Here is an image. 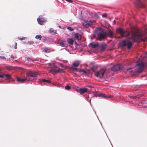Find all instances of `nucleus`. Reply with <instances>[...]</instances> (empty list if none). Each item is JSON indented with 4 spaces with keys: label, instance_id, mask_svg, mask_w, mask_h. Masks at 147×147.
Instances as JSON below:
<instances>
[{
    "label": "nucleus",
    "instance_id": "obj_1",
    "mask_svg": "<svg viewBox=\"0 0 147 147\" xmlns=\"http://www.w3.org/2000/svg\"><path fill=\"white\" fill-rule=\"evenodd\" d=\"M147 69V64L140 59H138L136 62L135 66V71L136 72L140 73Z\"/></svg>",
    "mask_w": 147,
    "mask_h": 147
},
{
    "label": "nucleus",
    "instance_id": "obj_2",
    "mask_svg": "<svg viewBox=\"0 0 147 147\" xmlns=\"http://www.w3.org/2000/svg\"><path fill=\"white\" fill-rule=\"evenodd\" d=\"M144 34L140 33L137 30L132 29L131 38L134 42L137 41L139 39H142Z\"/></svg>",
    "mask_w": 147,
    "mask_h": 147
},
{
    "label": "nucleus",
    "instance_id": "obj_3",
    "mask_svg": "<svg viewBox=\"0 0 147 147\" xmlns=\"http://www.w3.org/2000/svg\"><path fill=\"white\" fill-rule=\"evenodd\" d=\"M38 75V73L36 71L31 70H27L26 72V75L28 80H32V78H36Z\"/></svg>",
    "mask_w": 147,
    "mask_h": 147
},
{
    "label": "nucleus",
    "instance_id": "obj_4",
    "mask_svg": "<svg viewBox=\"0 0 147 147\" xmlns=\"http://www.w3.org/2000/svg\"><path fill=\"white\" fill-rule=\"evenodd\" d=\"M120 45L122 47H124L127 46L128 49H130L132 46L131 42L125 39L119 43Z\"/></svg>",
    "mask_w": 147,
    "mask_h": 147
},
{
    "label": "nucleus",
    "instance_id": "obj_5",
    "mask_svg": "<svg viewBox=\"0 0 147 147\" xmlns=\"http://www.w3.org/2000/svg\"><path fill=\"white\" fill-rule=\"evenodd\" d=\"M107 32L106 30H100L97 32V34L98 36V39L101 41L102 39L105 38Z\"/></svg>",
    "mask_w": 147,
    "mask_h": 147
},
{
    "label": "nucleus",
    "instance_id": "obj_6",
    "mask_svg": "<svg viewBox=\"0 0 147 147\" xmlns=\"http://www.w3.org/2000/svg\"><path fill=\"white\" fill-rule=\"evenodd\" d=\"M117 31L122 36H127L130 34L129 32L127 31H124L122 29L120 28H118L117 30Z\"/></svg>",
    "mask_w": 147,
    "mask_h": 147
},
{
    "label": "nucleus",
    "instance_id": "obj_7",
    "mask_svg": "<svg viewBox=\"0 0 147 147\" xmlns=\"http://www.w3.org/2000/svg\"><path fill=\"white\" fill-rule=\"evenodd\" d=\"M106 70L105 69H101L98 71H97L95 73V75L97 77H99L100 78H102Z\"/></svg>",
    "mask_w": 147,
    "mask_h": 147
},
{
    "label": "nucleus",
    "instance_id": "obj_8",
    "mask_svg": "<svg viewBox=\"0 0 147 147\" xmlns=\"http://www.w3.org/2000/svg\"><path fill=\"white\" fill-rule=\"evenodd\" d=\"M94 20H85L82 23V25L85 28H87L89 26H91L92 25V23L93 22H94Z\"/></svg>",
    "mask_w": 147,
    "mask_h": 147
},
{
    "label": "nucleus",
    "instance_id": "obj_9",
    "mask_svg": "<svg viewBox=\"0 0 147 147\" xmlns=\"http://www.w3.org/2000/svg\"><path fill=\"white\" fill-rule=\"evenodd\" d=\"M123 68L122 65L117 64L114 65L111 68L112 70L114 71H118L121 69Z\"/></svg>",
    "mask_w": 147,
    "mask_h": 147
},
{
    "label": "nucleus",
    "instance_id": "obj_10",
    "mask_svg": "<svg viewBox=\"0 0 147 147\" xmlns=\"http://www.w3.org/2000/svg\"><path fill=\"white\" fill-rule=\"evenodd\" d=\"M63 69H61L60 68H58L56 69H53L49 70V72H51L53 74H54V73H57L59 72H63Z\"/></svg>",
    "mask_w": 147,
    "mask_h": 147
},
{
    "label": "nucleus",
    "instance_id": "obj_11",
    "mask_svg": "<svg viewBox=\"0 0 147 147\" xmlns=\"http://www.w3.org/2000/svg\"><path fill=\"white\" fill-rule=\"evenodd\" d=\"M95 95L96 97H104L106 98H110L111 97V96H107L106 94L102 93H97L95 94Z\"/></svg>",
    "mask_w": 147,
    "mask_h": 147
},
{
    "label": "nucleus",
    "instance_id": "obj_12",
    "mask_svg": "<svg viewBox=\"0 0 147 147\" xmlns=\"http://www.w3.org/2000/svg\"><path fill=\"white\" fill-rule=\"evenodd\" d=\"M28 78H27V77H26V78L23 79H21L20 78L17 77V80L18 82L21 83H24L25 81H28Z\"/></svg>",
    "mask_w": 147,
    "mask_h": 147
},
{
    "label": "nucleus",
    "instance_id": "obj_13",
    "mask_svg": "<svg viewBox=\"0 0 147 147\" xmlns=\"http://www.w3.org/2000/svg\"><path fill=\"white\" fill-rule=\"evenodd\" d=\"M133 67H127V68H125V67H124V72L126 73V74L127 73V72H131L133 71Z\"/></svg>",
    "mask_w": 147,
    "mask_h": 147
},
{
    "label": "nucleus",
    "instance_id": "obj_14",
    "mask_svg": "<svg viewBox=\"0 0 147 147\" xmlns=\"http://www.w3.org/2000/svg\"><path fill=\"white\" fill-rule=\"evenodd\" d=\"M135 4L140 7L143 8L144 7V6L143 3L139 0H136Z\"/></svg>",
    "mask_w": 147,
    "mask_h": 147
},
{
    "label": "nucleus",
    "instance_id": "obj_15",
    "mask_svg": "<svg viewBox=\"0 0 147 147\" xmlns=\"http://www.w3.org/2000/svg\"><path fill=\"white\" fill-rule=\"evenodd\" d=\"M99 45L97 43H96L94 42H92L91 43H90L89 44V46H91L92 48H97L98 46Z\"/></svg>",
    "mask_w": 147,
    "mask_h": 147
},
{
    "label": "nucleus",
    "instance_id": "obj_16",
    "mask_svg": "<svg viewBox=\"0 0 147 147\" xmlns=\"http://www.w3.org/2000/svg\"><path fill=\"white\" fill-rule=\"evenodd\" d=\"M88 91V89L86 88H80L79 89L78 92L81 94H83L86 92Z\"/></svg>",
    "mask_w": 147,
    "mask_h": 147
},
{
    "label": "nucleus",
    "instance_id": "obj_17",
    "mask_svg": "<svg viewBox=\"0 0 147 147\" xmlns=\"http://www.w3.org/2000/svg\"><path fill=\"white\" fill-rule=\"evenodd\" d=\"M107 47V45L105 43H102L100 46L101 49L100 51L103 52L105 50L106 47Z\"/></svg>",
    "mask_w": 147,
    "mask_h": 147
},
{
    "label": "nucleus",
    "instance_id": "obj_18",
    "mask_svg": "<svg viewBox=\"0 0 147 147\" xmlns=\"http://www.w3.org/2000/svg\"><path fill=\"white\" fill-rule=\"evenodd\" d=\"M80 63V62L79 61H76L74 62L73 64V65L75 67H78Z\"/></svg>",
    "mask_w": 147,
    "mask_h": 147
},
{
    "label": "nucleus",
    "instance_id": "obj_19",
    "mask_svg": "<svg viewBox=\"0 0 147 147\" xmlns=\"http://www.w3.org/2000/svg\"><path fill=\"white\" fill-rule=\"evenodd\" d=\"M67 40L69 44L71 45H72L73 44L74 40L73 38H68Z\"/></svg>",
    "mask_w": 147,
    "mask_h": 147
},
{
    "label": "nucleus",
    "instance_id": "obj_20",
    "mask_svg": "<svg viewBox=\"0 0 147 147\" xmlns=\"http://www.w3.org/2000/svg\"><path fill=\"white\" fill-rule=\"evenodd\" d=\"M49 32L50 33L52 34L53 35H55L57 33V30L53 29L52 28H51L50 29Z\"/></svg>",
    "mask_w": 147,
    "mask_h": 147
},
{
    "label": "nucleus",
    "instance_id": "obj_21",
    "mask_svg": "<svg viewBox=\"0 0 147 147\" xmlns=\"http://www.w3.org/2000/svg\"><path fill=\"white\" fill-rule=\"evenodd\" d=\"M43 18H38L37 21L38 24H39L42 25L43 24Z\"/></svg>",
    "mask_w": 147,
    "mask_h": 147
},
{
    "label": "nucleus",
    "instance_id": "obj_22",
    "mask_svg": "<svg viewBox=\"0 0 147 147\" xmlns=\"http://www.w3.org/2000/svg\"><path fill=\"white\" fill-rule=\"evenodd\" d=\"M75 38L78 40H80L81 39V36L78 33H76L75 34Z\"/></svg>",
    "mask_w": 147,
    "mask_h": 147
},
{
    "label": "nucleus",
    "instance_id": "obj_23",
    "mask_svg": "<svg viewBox=\"0 0 147 147\" xmlns=\"http://www.w3.org/2000/svg\"><path fill=\"white\" fill-rule=\"evenodd\" d=\"M65 42L62 40L60 41L59 42V43L61 47H64L65 44Z\"/></svg>",
    "mask_w": 147,
    "mask_h": 147
},
{
    "label": "nucleus",
    "instance_id": "obj_24",
    "mask_svg": "<svg viewBox=\"0 0 147 147\" xmlns=\"http://www.w3.org/2000/svg\"><path fill=\"white\" fill-rule=\"evenodd\" d=\"M43 51L46 53L50 52V50L48 48L45 47L43 48Z\"/></svg>",
    "mask_w": 147,
    "mask_h": 147
},
{
    "label": "nucleus",
    "instance_id": "obj_25",
    "mask_svg": "<svg viewBox=\"0 0 147 147\" xmlns=\"http://www.w3.org/2000/svg\"><path fill=\"white\" fill-rule=\"evenodd\" d=\"M5 77L7 80H9L11 78V76L10 74H6V75L5 74Z\"/></svg>",
    "mask_w": 147,
    "mask_h": 147
},
{
    "label": "nucleus",
    "instance_id": "obj_26",
    "mask_svg": "<svg viewBox=\"0 0 147 147\" xmlns=\"http://www.w3.org/2000/svg\"><path fill=\"white\" fill-rule=\"evenodd\" d=\"M83 72H84L85 74L87 75H88L90 74V71L88 70H84Z\"/></svg>",
    "mask_w": 147,
    "mask_h": 147
},
{
    "label": "nucleus",
    "instance_id": "obj_27",
    "mask_svg": "<svg viewBox=\"0 0 147 147\" xmlns=\"http://www.w3.org/2000/svg\"><path fill=\"white\" fill-rule=\"evenodd\" d=\"M42 38V36L40 35H38L36 36L35 38L37 39H39L41 40Z\"/></svg>",
    "mask_w": 147,
    "mask_h": 147
},
{
    "label": "nucleus",
    "instance_id": "obj_28",
    "mask_svg": "<svg viewBox=\"0 0 147 147\" xmlns=\"http://www.w3.org/2000/svg\"><path fill=\"white\" fill-rule=\"evenodd\" d=\"M108 34L109 37L111 38L113 37V33L112 32H109Z\"/></svg>",
    "mask_w": 147,
    "mask_h": 147
},
{
    "label": "nucleus",
    "instance_id": "obj_29",
    "mask_svg": "<svg viewBox=\"0 0 147 147\" xmlns=\"http://www.w3.org/2000/svg\"><path fill=\"white\" fill-rule=\"evenodd\" d=\"M129 97L130 98L133 99L136 98H139V97H137V96H129Z\"/></svg>",
    "mask_w": 147,
    "mask_h": 147
},
{
    "label": "nucleus",
    "instance_id": "obj_30",
    "mask_svg": "<svg viewBox=\"0 0 147 147\" xmlns=\"http://www.w3.org/2000/svg\"><path fill=\"white\" fill-rule=\"evenodd\" d=\"M65 89L67 90H70L71 89V87L67 85L65 86Z\"/></svg>",
    "mask_w": 147,
    "mask_h": 147
},
{
    "label": "nucleus",
    "instance_id": "obj_31",
    "mask_svg": "<svg viewBox=\"0 0 147 147\" xmlns=\"http://www.w3.org/2000/svg\"><path fill=\"white\" fill-rule=\"evenodd\" d=\"M42 81L44 82H47L48 83H50V81L48 80H47L45 79L42 80Z\"/></svg>",
    "mask_w": 147,
    "mask_h": 147
},
{
    "label": "nucleus",
    "instance_id": "obj_32",
    "mask_svg": "<svg viewBox=\"0 0 147 147\" xmlns=\"http://www.w3.org/2000/svg\"><path fill=\"white\" fill-rule=\"evenodd\" d=\"M27 60L28 61L32 60V61H34V60L32 59L31 58H30L29 57H26Z\"/></svg>",
    "mask_w": 147,
    "mask_h": 147
},
{
    "label": "nucleus",
    "instance_id": "obj_33",
    "mask_svg": "<svg viewBox=\"0 0 147 147\" xmlns=\"http://www.w3.org/2000/svg\"><path fill=\"white\" fill-rule=\"evenodd\" d=\"M26 38V37H22V38H19V37H18V39L19 40H24L25 38Z\"/></svg>",
    "mask_w": 147,
    "mask_h": 147
},
{
    "label": "nucleus",
    "instance_id": "obj_34",
    "mask_svg": "<svg viewBox=\"0 0 147 147\" xmlns=\"http://www.w3.org/2000/svg\"><path fill=\"white\" fill-rule=\"evenodd\" d=\"M103 17H107V13H104L102 15Z\"/></svg>",
    "mask_w": 147,
    "mask_h": 147
},
{
    "label": "nucleus",
    "instance_id": "obj_35",
    "mask_svg": "<svg viewBox=\"0 0 147 147\" xmlns=\"http://www.w3.org/2000/svg\"><path fill=\"white\" fill-rule=\"evenodd\" d=\"M15 47L14 48L15 49H16L17 48V43L16 42H15Z\"/></svg>",
    "mask_w": 147,
    "mask_h": 147
},
{
    "label": "nucleus",
    "instance_id": "obj_36",
    "mask_svg": "<svg viewBox=\"0 0 147 147\" xmlns=\"http://www.w3.org/2000/svg\"><path fill=\"white\" fill-rule=\"evenodd\" d=\"M84 70H83V69H79L78 70V71H77L84 72Z\"/></svg>",
    "mask_w": 147,
    "mask_h": 147
},
{
    "label": "nucleus",
    "instance_id": "obj_37",
    "mask_svg": "<svg viewBox=\"0 0 147 147\" xmlns=\"http://www.w3.org/2000/svg\"><path fill=\"white\" fill-rule=\"evenodd\" d=\"M4 76H5L4 74H0V78H4Z\"/></svg>",
    "mask_w": 147,
    "mask_h": 147
},
{
    "label": "nucleus",
    "instance_id": "obj_38",
    "mask_svg": "<svg viewBox=\"0 0 147 147\" xmlns=\"http://www.w3.org/2000/svg\"><path fill=\"white\" fill-rule=\"evenodd\" d=\"M67 28L71 31H73V29L71 27H69Z\"/></svg>",
    "mask_w": 147,
    "mask_h": 147
},
{
    "label": "nucleus",
    "instance_id": "obj_39",
    "mask_svg": "<svg viewBox=\"0 0 147 147\" xmlns=\"http://www.w3.org/2000/svg\"><path fill=\"white\" fill-rule=\"evenodd\" d=\"M72 69L74 71H78L77 69L76 68H72Z\"/></svg>",
    "mask_w": 147,
    "mask_h": 147
},
{
    "label": "nucleus",
    "instance_id": "obj_40",
    "mask_svg": "<svg viewBox=\"0 0 147 147\" xmlns=\"http://www.w3.org/2000/svg\"><path fill=\"white\" fill-rule=\"evenodd\" d=\"M49 66H50L51 67H53V66H54V65H52V64H51V63H49Z\"/></svg>",
    "mask_w": 147,
    "mask_h": 147
},
{
    "label": "nucleus",
    "instance_id": "obj_41",
    "mask_svg": "<svg viewBox=\"0 0 147 147\" xmlns=\"http://www.w3.org/2000/svg\"><path fill=\"white\" fill-rule=\"evenodd\" d=\"M0 57L2 59H5V57H3V56H0Z\"/></svg>",
    "mask_w": 147,
    "mask_h": 147
},
{
    "label": "nucleus",
    "instance_id": "obj_42",
    "mask_svg": "<svg viewBox=\"0 0 147 147\" xmlns=\"http://www.w3.org/2000/svg\"><path fill=\"white\" fill-rule=\"evenodd\" d=\"M143 41H147V37L145 38L142 39Z\"/></svg>",
    "mask_w": 147,
    "mask_h": 147
},
{
    "label": "nucleus",
    "instance_id": "obj_43",
    "mask_svg": "<svg viewBox=\"0 0 147 147\" xmlns=\"http://www.w3.org/2000/svg\"><path fill=\"white\" fill-rule=\"evenodd\" d=\"M66 1L70 3H71L72 2V1L71 0H67Z\"/></svg>",
    "mask_w": 147,
    "mask_h": 147
},
{
    "label": "nucleus",
    "instance_id": "obj_44",
    "mask_svg": "<svg viewBox=\"0 0 147 147\" xmlns=\"http://www.w3.org/2000/svg\"><path fill=\"white\" fill-rule=\"evenodd\" d=\"M34 42H32V41H31L30 42H29V44H33L34 43Z\"/></svg>",
    "mask_w": 147,
    "mask_h": 147
},
{
    "label": "nucleus",
    "instance_id": "obj_45",
    "mask_svg": "<svg viewBox=\"0 0 147 147\" xmlns=\"http://www.w3.org/2000/svg\"><path fill=\"white\" fill-rule=\"evenodd\" d=\"M11 57L12 59H14V56L13 55H11Z\"/></svg>",
    "mask_w": 147,
    "mask_h": 147
},
{
    "label": "nucleus",
    "instance_id": "obj_46",
    "mask_svg": "<svg viewBox=\"0 0 147 147\" xmlns=\"http://www.w3.org/2000/svg\"><path fill=\"white\" fill-rule=\"evenodd\" d=\"M1 69L0 68V73H1Z\"/></svg>",
    "mask_w": 147,
    "mask_h": 147
},
{
    "label": "nucleus",
    "instance_id": "obj_47",
    "mask_svg": "<svg viewBox=\"0 0 147 147\" xmlns=\"http://www.w3.org/2000/svg\"><path fill=\"white\" fill-rule=\"evenodd\" d=\"M114 24H115V21L114 20Z\"/></svg>",
    "mask_w": 147,
    "mask_h": 147
},
{
    "label": "nucleus",
    "instance_id": "obj_48",
    "mask_svg": "<svg viewBox=\"0 0 147 147\" xmlns=\"http://www.w3.org/2000/svg\"><path fill=\"white\" fill-rule=\"evenodd\" d=\"M59 28H61V26H59Z\"/></svg>",
    "mask_w": 147,
    "mask_h": 147
},
{
    "label": "nucleus",
    "instance_id": "obj_49",
    "mask_svg": "<svg viewBox=\"0 0 147 147\" xmlns=\"http://www.w3.org/2000/svg\"><path fill=\"white\" fill-rule=\"evenodd\" d=\"M61 66H62L63 65L62 64H61Z\"/></svg>",
    "mask_w": 147,
    "mask_h": 147
},
{
    "label": "nucleus",
    "instance_id": "obj_50",
    "mask_svg": "<svg viewBox=\"0 0 147 147\" xmlns=\"http://www.w3.org/2000/svg\"><path fill=\"white\" fill-rule=\"evenodd\" d=\"M88 87H91L90 86H88Z\"/></svg>",
    "mask_w": 147,
    "mask_h": 147
}]
</instances>
